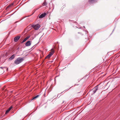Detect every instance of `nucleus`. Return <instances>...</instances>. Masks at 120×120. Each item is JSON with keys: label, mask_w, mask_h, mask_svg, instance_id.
<instances>
[{"label": "nucleus", "mask_w": 120, "mask_h": 120, "mask_svg": "<svg viewBox=\"0 0 120 120\" xmlns=\"http://www.w3.org/2000/svg\"><path fill=\"white\" fill-rule=\"evenodd\" d=\"M10 111V110H9V109H8L6 111V112H5V114H7Z\"/></svg>", "instance_id": "nucleus-15"}, {"label": "nucleus", "mask_w": 120, "mask_h": 120, "mask_svg": "<svg viewBox=\"0 0 120 120\" xmlns=\"http://www.w3.org/2000/svg\"><path fill=\"white\" fill-rule=\"evenodd\" d=\"M119 96H120V94L119 95Z\"/></svg>", "instance_id": "nucleus-18"}, {"label": "nucleus", "mask_w": 120, "mask_h": 120, "mask_svg": "<svg viewBox=\"0 0 120 120\" xmlns=\"http://www.w3.org/2000/svg\"><path fill=\"white\" fill-rule=\"evenodd\" d=\"M31 45V43L30 41H28L25 44V45L26 46H30Z\"/></svg>", "instance_id": "nucleus-5"}, {"label": "nucleus", "mask_w": 120, "mask_h": 120, "mask_svg": "<svg viewBox=\"0 0 120 120\" xmlns=\"http://www.w3.org/2000/svg\"><path fill=\"white\" fill-rule=\"evenodd\" d=\"M54 53V51L52 49L51 51L49 52V54L51 56Z\"/></svg>", "instance_id": "nucleus-9"}, {"label": "nucleus", "mask_w": 120, "mask_h": 120, "mask_svg": "<svg viewBox=\"0 0 120 120\" xmlns=\"http://www.w3.org/2000/svg\"><path fill=\"white\" fill-rule=\"evenodd\" d=\"M46 15V13L45 12H44L41 14L40 15H39L38 16L39 18V19L42 18H43L44 17H45Z\"/></svg>", "instance_id": "nucleus-3"}, {"label": "nucleus", "mask_w": 120, "mask_h": 120, "mask_svg": "<svg viewBox=\"0 0 120 120\" xmlns=\"http://www.w3.org/2000/svg\"><path fill=\"white\" fill-rule=\"evenodd\" d=\"M13 3L10 4L8 6H7L6 7V8L7 9L8 8H10L13 5Z\"/></svg>", "instance_id": "nucleus-10"}, {"label": "nucleus", "mask_w": 120, "mask_h": 120, "mask_svg": "<svg viewBox=\"0 0 120 120\" xmlns=\"http://www.w3.org/2000/svg\"><path fill=\"white\" fill-rule=\"evenodd\" d=\"M15 57V55L14 54L13 55L11 56L9 58L10 60H11L13 59Z\"/></svg>", "instance_id": "nucleus-8"}, {"label": "nucleus", "mask_w": 120, "mask_h": 120, "mask_svg": "<svg viewBox=\"0 0 120 120\" xmlns=\"http://www.w3.org/2000/svg\"><path fill=\"white\" fill-rule=\"evenodd\" d=\"M47 4V3L46 1L44 2L42 4L43 6H45Z\"/></svg>", "instance_id": "nucleus-11"}, {"label": "nucleus", "mask_w": 120, "mask_h": 120, "mask_svg": "<svg viewBox=\"0 0 120 120\" xmlns=\"http://www.w3.org/2000/svg\"><path fill=\"white\" fill-rule=\"evenodd\" d=\"M97 0H89V3H91L92 2H94Z\"/></svg>", "instance_id": "nucleus-14"}, {"label": "nucleus", "mask_w": 120, "mask_h": 120, "mask_svg": "<svg viewBox=\"0 0 120 120\" xmlns=\"http://www.w3.org/2000/svg\"><path fill=\"white\" fill-rule=\"evenodd\" d=\"M51 56L50 55V54H48L47 56L45 57V59H49V58Z\"/></svg>", "instance_id": "nucleus-13"}, {"label": "nucleus", "mask_w": 120, "mask_h": 120, "mask_svg": "<svg viewBox=\"0 0 120 120\" xmlns=\"http://www.w3.org/2000/svg\"><path fill=\"white\" fill-rule=\"evenodd\" d=\"M12 106H11L10 107H9L8 109H9V110H10L11 109H12Z\"/></svg>", "instance_id": "nucleus-16"}, {"label": "nucleus", "mask_w": 120, "mask_h": 120, "mask_svg": "<svg viewBox=\"0 0 120 120\" xmlns=\"http://www.w3.org/2000/svg\"><path fill=\"white\" fill-rule=\"evenodd\" d=\"M39 95H38L34 97L33 98L31 99V100L32 101V100H34V99L37 98L39 96Z\"/></svg>", "instance_id": "nucleus-12"}, {"label": "nucleus", "mask_w": 120, "mask_h": 120, "mask_svg": "<svg viewBox=\"0 0 120 120\" xmlns=\"http://www.w3.org/2000/svg\"><path fill=\"white\" fill-rule=\"evenodd\" d=\"M98 86H95L94 88V89L93 90V94L95 93L97 91V90H98Z\"/></svg>", "instance_id": "nucleus-4"}, {"label": "nucleus", "mask_w": 120, "mask_h": 120, "mask_svg": "<svg viewBox=\"0 0 120 120\" xmlns=\"http://www.w3.org/2000/svg\"><path fill=\"white\" fill-rule=\"evenodd\" d=\"M31 26L33 27L35 30H38L40 27V25L39 24L36 25H31Z\"/></svg>", "instance_id": "nucleus-2"}, {"label": "nucleus", "mask_w": 120, "mask_h": 120, "mask_svg": "<svg viewBox=\"0 0 120 120\" xmlns=\"http://www.w3.org/2000/svg\"><path fill=\"white\" fill-rule=\"evenodd\" d=\"M23 60V58L19 57L15 60L14 63L16 64H18L22 62Z\"/></svg>", "instance_id": "nucleus-1"}, {"label": "nucleus", "mask_w": 120, "mask_h": 120, "mask_svg": "<svg viewBox=\"0 0 120 120\" xmlns=\"http://www.w3.org/2000/svg\"><path fill=\"white\" fill-rule=\"evenodd\" d=\"M30 37V36H28L24 39L21 42V43H22L25 41L27 39L29 38Z\"/></svg>", "instance_id": "nucleus-6"}, {"label": "nucleus", "mask_w": 120, "mask_h": 120, "mask_svg": "<svg viewBox=\"0 0 120 120\" xmlns=\"http://www.w3.org/2000/svg\"><path fill=\"white\" fill-rule=\"evenodd\" d=\"M20 36H18L15 37L14 39V41L15 42H17L20 38Z\"/></svg>", "instance_id": "nucleus-7"}, {"label": "nucleus", "mask_w": 120, "mask_h": 120, "mask_svg": "<svg viewBox=\"0 0 120 120\" xmlns=\"http://www.w3.org/2000/svg\"><path fill=\"white\" fill-rule=\"evenodd\" d=\"M5 67H0V68H1L2 69H3V68H4Z\"/></svg>", "instance_id": "nucleus-17"}]
</instances>
